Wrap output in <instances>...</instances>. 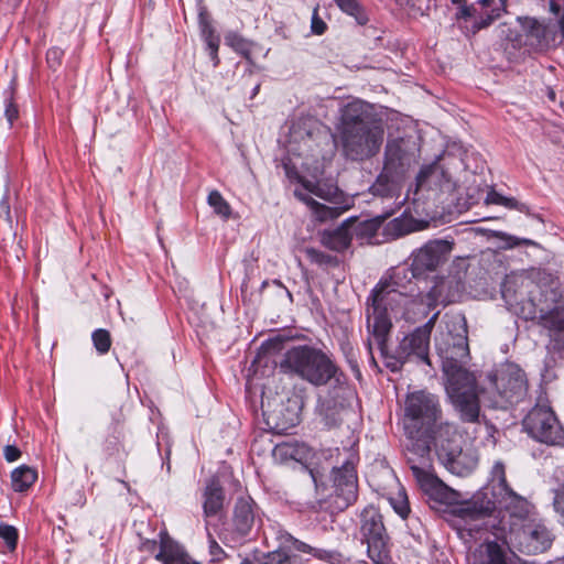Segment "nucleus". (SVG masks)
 I'll use <instances>...</instances> for the list:
<instances>
[{"label": "nucleus", "mask_w": 564, "mask_h": 564, "mask_svg": "<svg viewBox=\"0 0 564 564\" xmlns=\"http://www.w3.org/2000/svg\"><path fill=\"white\" fill-rule=\"evenodd\" d=\"M405 445L412 456H429L433 442L438 459L453 474L465 476L477 466L474 455L462 449L463 436L454 425L442 422V410L436 395L426 391L410 393L404 403Z\"/></svg>", "instance_id": "1"}, {"label": "nucleus", "mask_w": 564, "mask_h": 564, "mask_svg": "<svg viewBox=\"0 0 564 564\" xmlns=\"http://www.w3.org/2000/svg\"><path fill=\"white\" fill-rule=\"evenodd\" d=\"M447 329L446 337L436 344L446 379V393L464 421L476 422L480 406L476 377L465 368L469 360L465 317L460 315L451 317Z\"/></svg>", "instance_id": "2"}, {"label": "nucleus", "mask_w": 564, "mask_h": 564, "mask_svg": "<svg viewBox=\"0 0 564 564\" xmlns=\"http://www.w3.org/2000/svg\"><path fill=\"white\" fill-rule=\"evenodd\" d=\"M409 463L422 490L436 502L453 508L452 512L465 522L466 528L470 522L480 520L494 511V503L479 501V497H474L470 501H463L458 491L446 486L430 471L429 456L424 458L409 456ZM467 529L473 531L478 527H468Z\"/></svg>", "instance_id": "3"}, {"label": "nucleus", "mask_w": 564, "mask_h": 564, "mask_svg": "<svg viewBox=\"0 0 564 564\" xmlns=\"http://www.w3.org/2000/svg\"><path fill=\"white\" fill-rule=\"evenodd\" d=\"M371 297L372 303L367 307L368 330L371 334V337L368 339L369 351L371 352L372 347L376 346L387 359V367L392 371H397L408 358H401L398 351L395 356H388L387 354L386 341L392 324L387 314L386 304L397 301V299L405 304L408 299L395 290L383 286L375 289Z\"/></svg>", "instance_id": "4"}, {"label": "nucleus", "mask_w": 564, "mask_h": 564, "mask_svg": "<svg viewBox=\"0 0 564 564\" xmlns=\"http://www.w3.org/2000/svg\"><path fill=\"white\" fill-rule=\"evenodd\" d=\"M281 369L284 372L295 373L315 386L326 384L337 373L336 366L325 354L307 346L288 350L281 362Z\"/></svg>", "instance_id": "5"}, {"label": "nucleus", "mask_w": 564, "mask_h": 564, "mask_svg": "<svg viewBox=\"0 0 564 564\" xmlns=\"http://www.w3.org/2000/svg\"><path fill=\"white\" fill-rule=\"evenodd\" d=\"M527 381L520 367L512 362L497 366L488 375V384L482 391L484 400L491 408L505 409L518 402L525 393Z\"/></svg>", "instance_id": "6"}, {"label": "nucleus", "mask_w": 564, "mask_h": 564, "mask_svg": "<svg viewBox=\"0 0 564 564\" xmlns=\"http://www.w3.org/2000/svg\"><path fill=\"white\" fill-rule=\"evenodd\" d=\"M553 540L554 534L542 520L528 518L511 523L506 543L512 553L535 555L547 551Z\"/></svg>", "instance_id": "7"}, {"label": "nucleus", "mask_w": 564, "mask_h": 564, "mask_svg": "<svg viewBox=\"0 0 564 564\" xmlns=\"http://www.w3.org/2000/svg\"><path fill=\"white\" fill-rule=\"evenodd\" d=\"M384 131L380 123H361L356 129L340 130V141L346 156L362 160L375 155L382 142Z\"/></svg>", "instance_id": "8"}, {"label": "nucleus", "mask_w": 564, "mask_h": 564, "mask_svg": "<svg viewBox=\"0 0 564 564\" xmlns=\"http://www.w3.org/2000/svg\"><path fill=\"white\" fill-rule=\"evenodd\" d=\"M522 425L538 442L547 445L564 444V429L546 402L536 403L523 419Z\"/></svg>", "instance_id": "9"}, {"label": "nucleus", "mask_w": 564, "mask_h": 564, "mask_svg": "<svg viewBox=\"0 0 564 564\" xmlns=\"http://www.w3.org/2000/svg\"><path fill=\"white\" fill-rule=\"evenodd\" d=\"M489 487L492 499H487L485 502H492L494 510L497 507L508 510L511 517L516 518L513 522H520L529 518V502L508 486L505 466L500 462H497L492 467Z\"/></svg>", "instance_id": "10"}, {"label": "nucleus", "mask_w": 564, "mask_h": 564, "mask_svg": "<svg viewBox=\"0 0 564 564\" xmlns=\"http://www.w3.org/2000/svg\"><path fill=\"white\" fill-rule=\"evenodd\" d=\"M534 282L524 275H509L506 278L501 294L507 305L514 314L524 319L536 317V306L531 296Z\"/></svg>", "instance_id": "11"}, {"label": "nucleus", "mask_w": 564, "mask_h": 564, "mask_svg": "<svg viewBox=\"0 0 564 564\" xmlns=\"http://www.w3.org/2000/svg\"><path fill=\"white\" fill-rule=\"evenodd\" d=\"M452 251V243L446 240L427 242L412 256L413 275H420L425 271L435 270L444 262Z\"/></svg>", "instance_id": "12"}, {"label": "nucleus", "mask_w": 564, "mask_h": 564, "mask_svg": "<svg viewBox=\"0 0 564 564\" xmlns=\"http://www.w3.org/2000/svg\"><path fill=\"white\" fill-rule=\"evenodd\" d=\"M333 479L338 496L343 497L347 505L354 502L357 498V474L352 455L341 467L333 468Z\"/></svg>", "instance_id": "13"}, {"label": "nucleus", "mask_w": 564, "mask_h": 564, "mask_svg": "<svg viewBox=\"0 0 564 564\" xmlns=\"http://www.w3.org/2000/svg\"><path fill=\"white\" fill-rule=\"evenodd\" d=\"M519 30L513 39L516 45H528L531 47H543L547 44L546 26L533 18H518Z\"/></svg>", "instance_id": "14"}, {"label": "nucleus", "mask_w": 564, "mask_h": 564, "mask_svg": "<svg viewBox=\"0 0 564 564\" xmlns=\"http://www.w3.org/2000/svg\"><path fill=\"white\" fill-rule=\"evenodd\" d=\"M430 337L426 333L414 329L411 334L405 336L398 346V352L401 358L417 357L426 364L429 359Z\"/></svg>", "instance_id": "15"}, {"label": "nucleus", "mask_w": 564, "mask_h": 564, "mask_svg": "<svg viewBox=\"0 0 564 564\" xmlns=\"http://www.w3.org/2000/svg\"><path fill=\"white\" fill-rule=\"evenodd\" d=\"M154 557L162 564H198L189 557L182 545L167 534L160 535V550Z\"/></svg>", "instance_id": "16"}, {"label": "nucleus", "mask_w": 564, "mask_h": 564, "mask_svg": "<svg viewBox=\"0 0 564 564\" xmlns=\"http://www.w3.org/2000/svg\"><path fill=\"white\" fill-rule=\"evenodd\" d=\"M203 509L206 518L220 514L224 508L225 494L218 480L212 479L203 494Z\"/></svg>", "instance_id": "17"}, {"label": "nucleus", "mask_w": 564, "mask_h": 564, "mask_svg": "<svg viewBox=\"0 0 564 564\" xmlns=\"http://www.w3.org/2000/svg\"><path fill=\"white\" fill-rule=\"evenodd\" d=\"M361 532L365 541L387 535L382 516L373 508H366L361 514Z\"/></svg>", "instance_id": "18"}, {"label": "nucleus", "mask_w": 564, "mask_h": 564, "mask_svg": "<svg viewBox=\"0 0 564 564\" xmlns=\"http://www.w3.org/2000/svg\"><path fill=\"white\" fill-rule=\"evenodd\" d=\"M361 123H376L368 118L365 105L361 101H352L345 106L341 113V129H356Z\"/></svg>", "instance_id": "19"}, {"label": "nucleus", "mask_w": 564, "mask_h": 564, "mask_svg": "<svg viewBox=\"0 0 564 564\" xmlns=\"http://www.w3.org/2000/svg\"><path fill=\"white\" fill-rule=\"evenodd\" d=\"M254 521L252 506L249 499L240 498L236 502L234 522L236 530L246 535L252 528Z\"/></svg>", "instance_id": "20"}, {"label": "nucleus", "mask_w": 564, "mask_h": 564, "mask_svg": "<svg viewBox=\"0 0 564 564\" xmlns=\"http://www.w3.org/2000/svg\"><path fill=\"white\" fill-rule=\"evenodd\" d=\"M411 162L410 155L403 149V141L395 140L387 144L386 148V169L397 170L404 167Z\"/></svg>", "instance_id": "21"}, {"label": "nucleus", "mask_w": 564, "mask_h": 564, "mask_svg": "<svg viewBox=\"0 0 564 564\" xmlns=\"http://www.w3.org/2000/svg\"><path fill=\"white\" fill-rule=\"evenodd\" d=\"M388 535L366 540L368 555L373 564H391Z\"/></svg>", "instance_id": "22"}, {"label": "nucleus", "mask_w": 564, "mask_h": 564, "mask_svg": "<svg viewBox=\"0 0 564 564\" xmlns=\"http://www.w3.org/2000/svg\"><path fill=\"white\" fill-rule=\"evenodd\" d=\"M37 474L33 468L22 465L11 473L12 488L17 492H23L35 482Z\"/></svg>", "instance_id": "23"}, {"label": "nucleus", "mask_w": 564, "mask_h": 564, "mask_svg": "<svg viewBox=\"0 0 564 564\" xmlns=\"http://www.w3.org/2000/svg\"><path fill=\"white\" fill-rule=\"evenodd\" d=\"M295 195L311 207L316 218L321 221L335 219L340 215V210L337 207L325 206L313 199L311 196L297 191L295 192Z\"/></svg>", "instance_id": "24"}, {"label": "nucleus", "mask_w": 564, "mask_h": 564, "mask_svg": "<svg viewBox=\"0 0 564 564\" xmlns=\"http://www.w3.org/2000/svg\"><path fill=\"white\" fill-rule=\"evenodd\" d=\"M293 546L299 552L311 554L318 560L326 561L332 564H337L340 562V555L336 552L313 547L299 540H293Z\"/></svg>", "instance_id": "25"}, {"label": "nucleus", "mask_w": 564, "mask_h": 564, "mask_svg": "<svg viewBox=\"0 0 564 564\" xmlns=\"http://www.w3.org/2000/svg\"><path fill=\"white\" fill-rule=\"evenodd\" d=\"M324 241L330 249L340 251L349 246L350 237L347 234V229L338 228L325 236Z\"/></svg>", "instance_id": "26"}, {"label": "nucleus", "mask_w": 564, "mask_h": 564, "mask_svg": "<svg viewBox=\"0 0 564 564\" xmlns=\"http://www.w3.org/2000/svg\"><path fill=\"white\" fill-rule=\"evenodd\" d=\"M473 564H507L500 546L496 542H489L485 545L482 558L479 563Z\"/></svg>", "instance_id": "27"}, {"label": "nucleus", "mask_w": 564, "mask_h": 564, "mask_svg": "<svg viewBox=\"0 0 564 564\" xmlns=\"http://www.w3.org/2000/svg\"><path fill=\"white\" fill-rule=\"evenodd\" d=\"M207 202L209 206L214 209L215 214L225 219L230 217V205L225 200V198L218 191H212L208 195Z\"/></svg>", "instance_id": "28"}, {"label": "nucleus", "mask_w": 564, "mask_h": 564, "mask_svg": "<svg viewBox=\"0 0 564 564\" xmlns=\"http://www.w3.org/2000/svg\"><path fill=\"white\" fill-rule=\"evenodd\" d=\"M487 204L502 205L509 209H518L520 212H524L527 206L522 203H519L517 199L512 197H506L496 191H490L486 197Z\"/></svg>", "instance_id": "29"}, {"label": "nucleus", "mask_w": 564, "mask_h": 564, "mask_svg": "<svg viewBox=\"0 0 564 564\" xmlns=\"http://www.w3.org/2000/svg\"><path fill=\"white\" fill-rule=\"evenodd\" d=\"M335 2L343 12L354 17L359 24L367 23L368 19L357 0H335Z\"/></svg>", "instance_id": "30"}, {"label": "nucleus", "mask_w": 564, "mask_h": 564, "mask_svg": "<svg viewBox=\"0 0 564 564\" xmlns=\"http://www.w3.org/2000/svg\"><path fill=\"white\" fill-rule=\"evenodd\" d=\"M295 561L296 556L288 554L284 550L269 552L259 558L260 564H292Z\"/></svg>", "instance_id": "31"}, {"label": "nucleus", "mask_w": 564, "mask_h": 564, "mask_svg": "<svg viewBox=\"0 0 564 564\" xmlns=\"http://www.w3.org/2000/svg\"><path fill=\"white\" fill-rule=\"evenodd\" d=\"M543 319L545 326L555 330H564V303L555 307Z\"/></svg>", "instance_id": "32"}, {"label": "nucleus", "mask_w": 564, "mask_h": 564, "mask_svg": "<svg viewBox=\"0 0 564 564\" xmlns=\"http://www.w3.org/2000/svg\"><path fill=\"white\" fill-rule=\"evenodd\" d=\"M94 346L99 354H106L111 346V337L108 330L99 328L93 333Z\"/></svg>", "instance_id": "33"}, {"label": "nucleus", "mask_w": 564, "mask_h": 564, "mask_svg": "<svg viewBox=\"0 0 564 564\" xmlns=\"http://www.w3.org/2000/svg\"><path fill=\"white\" fill-rule=\"evenodd\" d=\"M441 170L437 165H431L422 169L416 177L417 187L427 186L432 181L440 177Z\"/></svg>", "instance_id": "34"}, {"label": "nucleus", "mask_w": 564, "mask_h": 564, "mask_svg": "<svg viewBox=\"0 0 564 564\" xmlns=\"http://www.w3.org/2000/svg\"><path fill=\"white\" fill-rule=\"evenodd\" d=\"M225 42L243 56H248L250 53L249 43L236 33H228L225 36Z\"/></svg>", "instance_id": "35"}, {"label": "nucleus", "mask_w": 564, "mask_h": 564, "mask_svg": "<svg viewBox=\"0 0 564 564\" xmlns=\"http://www.w3.org/2000/svg\"><path fill=\"white\" fill-rule=\"evenodd\" d=\"M304 446H295L289 443H284L281 445H278L275 447V452L281 456H289L295 460H301L304 457L302 456V453L304 452Z\"/></svg>", "instance_id": "36"}, {"label": "nucleus", "mask_w": 564, "mask_h": 564, "mask_svg": "<svg viewBox=\"0 0 564 564\" xmlns=\"http://www.w3.org/2000/svg\"><path fill=\"white\" fill-rule=\"evenodd\" d=\"M0 538L3 539L10 550H14L18 543V531L13 525L1 523Z\"/></svg>", "instance_id": "37"}, {"label": "nucleus", "mask_w": 564, "mask_h": 564, "mask_svg": "<svg viewBox=\"0 0 564 564\" xmlns=\"http://www.w3.org/2000/svg\"><path fill=\"white\" fill-rule=\"evenodd\" d=\"M200 19L203 20V13H200ZM203 34L205 36V41L208 45V47L212 50V53L214 54V57H217L216 53L219 47V39L214 34V31L210 25L203 22Z\"/></svg>", "instance_id": "38"}, {"label": "nucleus", "mask_w": 564, "mask_h": 564, "mask_svg": "<svg viewBox=\"0 0 564 564\" xmlns=\"http://www.w3.org/2000/svg\"><path fill=\"white\" fill-rule=\"evenodd\" d=\"M326 23L318 17L317 9H315L312 15V32L322 35L326 31Z\"/></svg>", "instance_id": "39"}, {"label": "nucleus", "mask_w": 564, "mask_h": 564, "mask_svg": "<svg viewBox=\"0 0 564 564\" xmlns=\"http://www.w3.org/2000/svg\"><path fill=\"white\" fill-rule=\"evenodd\" d=\"M3 454H4V458L9 462V463H12V462H15L20 458L21 456V451L13 446V445H7L4 448H3Z\"/></svg>", "instance_id": "40"}, {"label": "nucleus", "mask_w": 564, "mask_h": 564, "mask_svg": "<svg viewBox=\"0 0 564 564\" xmlns=\"http://www.w3.org/2000/svg\"><path fill=\"white\" fill-rule=\"evenodd\" d=\"M209 553L213 561H220L225 554L224 550L214 539L209 540Z\"/></svg>", "instance_id": "41"}, {"label": "nucleus", "mask_w": 564, "mask_h": 564, "mask_svg": "<svg viewBox=\"0 0 564 564\" xmlns=\"http://www.w3.org/2000/svg\"><path fill=\"white\" fill-rule=\"evenodd\" d=\"M61 56H62V51L57 47H53V48L48 50L47 54H46L47 62L52 67L59 65Z\"/></svg>", "instance_id": "42"}, {"label": "nucleus", "mask_w": 564, "mask_h": 564, "mask_svg": "<svg viewBox=\"0 0 564 564\" xmlns=\"http://www.w3.org/2000/svg\"><path fill=\"white\" fill-rule=\"evenodd\" d=\"M438 314L440 313L436 312L423 326L417 327L416 330L426 333V336L431 338V333L434 328Z\"/></svg>", "instance_id": "43"}, {"label": "nucleus", "mask_w": 564, "mask_h": 564, "mask_svg": "<svg viewBox=\"0 0 564 564\" xmlns=\"http://www.w3.org/2000/svg\"><path fill=\"white\" fill-rule=\"evenodd\" d=\"M438 314L440 313L436 312L423 326L417 327L416 330L426 333V336L431 338V333L434 328Z\"/></svg>", "instance_id": "44"}, {"label": "nucleus", "mask_w": 564, "mask_h": 564, "mask_svg": "<svg viewBox=\"0 0 564 564\" xmlns=\"http://www.w3.org/2000/svg\"><path fill=\"white\" fill-rule=\"evenodd\" d=\"M19 110L17 106L13 102H8L6 107V117L10 124L13 123V121L18 118Z\"/></svg>", "instance_id": "45"}, {"label": "nucleus", "mask_w": 564, "mask_h": 564, "mask_svg": "<svg viewBox=\"0 0 564 564\" xmlns=\"http://www.w3.org/2000/svg\"><path fill=\"white\" fill-rule=\"evenodd\" d=\"M0 217H4L7 221H11L10 219V206L7 198H2L0 202Z\"/></svg>", "instance_id": "46"}, {"label": "nucleus", "mask_w": 564, "mask_h": 564, "mask_svg": "<svg viewBox=\"0 0 564 564\" xmlns=\"http://www.w3.org/2000/svg\"><path fill=\"white\" fill-rule=\"evenodd\" d=\"M500 17V11L497 10L495 14H489L486 19H481V21L478 23V28H486L494 20Z\"/></svg>", "instance_id": "47"}, {"label": "nucleus", "mask_w": 564, "mask_h": 564, "mask_svg": "<svg viewBox=\"0 0 564 564\" xmlns=\"http://www.w3.org/2000/svg\"><path fill=\"white\" fill-rule=\"evenodd\" d=\"M305 187H306L311 193H313V194H315V195H317V196H319V197H322V198H328V194H325V193L322 191V188H321L319 186H312V187H311V185H310L308 183H306V184H305Z\"/></svg>", "instance_id": "48"}, {"label": "nucleus", "mask_w": 564, "mask_h": 564, "mask_svg": "<svg viewBox=\"0 0 564 564\" xmlns=\"http://www.w3.org/2000/svg\"><path fill=\"white\" fill-rule=\"evenodd\" d=\"M395 510L402 518H405L409 513V508L406 503H403L400 507H395Z\"/></svg>", "instance_id": "49"}, {"label": "nucleus", "mask_w": 564, "mask_h": 564, "mask_svg": "<svg viewBox=\"0 0 564 564\" xmlns=\"http://www.w3.org/2000/svg\"><path fill=\"white\" fill-rule=\"evenodd\" d=\"M307 252L313 260L318 261V262L322 261V256L318 252H316L315 250H308Z\"/></svg>", "instance_id": "50"}, {"label": "nucleus", "mask_w": 564, "mask_h": 564, "mask_svg": "<svg viewBox=\"0 0 564 564\" xmlns=\"http://www.w3.org/2000/svg\"><path fill=\"white\" fill-rule=\"evenodd\" d=\"M155 545H156L155 541H148L147 543L143 544V547L151 550V549L155 547Z\"/></svg>", "instance_id": "51"}, {"label": "nucleus", "mask_w": 564, "mask_h": 564, "mask_svg": "<svg viewBox=\"0 0 564 564\" xmlns=\"http://www.w3.org/2000/svg\"><path fill=\"white\" fill-rule=\"evenodd\" d=\"M560 26H561V31L564 35V11H563V14L561 17V20H560Z\"/></svg>", "instance_id": "52"}, {"label": "nucleus", "mask_w": 564, "mask_h": 564, "mask_svg": "<svg viewBox=\"0 0 564 564\" xmlns=\"http://www.w3.org/2000/svg\"><path fill=\"white\" fill-rule=\"evenodd\" d=\"M240 564H252L250 560L245 558Z\"/></svg>", "instance_id": "53"}, {"label": "nucleus", "mask_w": 564, "mask_h": 564, "mask_svg": "<svg viewBox=\"0 0 564 564\" xmlns=\"http://www.w3.org/2000/svg\"><path fill=\"white\" fill-rule=\"evenodd\" d=\"M297 422V416L295 415L294 419H291V425H294Z\"/></svg>", "instance_id": "54"}, {"label": "nucleus", "mask_w": 564, "mask_h": 564, "mask_svg": "<svg viewBox=\"0 0 564 564\" xmlns=\"http://www.w3.org/2000/svg\"><path fill=\"white\" fill-rule=\"evenodd\" d=\"M454 3H462L464 0H452Z\"/></svg>", "instance_id": "55"}, {"label": "nucleus", "mask_w": 564, "mask_h": 564, "mask_svg": "<svg viewBox=\"0 0 564 564\" xmlns=\"http://www.w3.org/2000/svg\"><path fill=\"white\" fill-rule=\"evenodd\" d=\"M501 6L505 8L507 0H500Z\"/></svg>", "instance_id": "56"}, {"label": "nucleus", "mask_w": 564, "mask_h": 564, "mask_svg": "<svg viewBox=\"0 0 564 564\" xmlns=\"http://www.w3.org/2000/svg\"><path fill=\"white\" fill-rule=\"evenodd\" d=\"M489 0H481L484 4L488 3Z\"/></svg>", "instance_id": "57"}]
</instances>
